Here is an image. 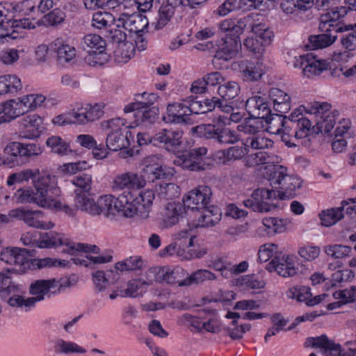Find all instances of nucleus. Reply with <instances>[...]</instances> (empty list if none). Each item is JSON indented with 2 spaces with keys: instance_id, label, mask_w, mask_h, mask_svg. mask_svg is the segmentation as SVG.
<instances>
[{
  "instance_id": "obj_58",
  "label": "nucleus",
  "mask_w": 356,
  "mask_h": 356,
  "mask_svg": "<svg viewBox=\"0 0 356 356\" xmlns=\"http://www.w3.org/2000/svg\"><path fill=\"white\" fill-rule=\"evenodd\" d=\"M157 195L163 200H172L179 195V188L173 183L161 184L156 189Z\"/></svg>"
},
{
  "instance_id": "obj_12",
  "label": "nucleus",
  "mask_w": 356,
  "mask_h": 356,
  "mask_svg": "<svg viewBox=\"0 0 356 356\" xmlns=\"http://www.w3.org/2000/svg\"><path fill=\"white\" fill-rule=\"evenodd\" d=\"M207 0H165L161 4L156 22L152 23L154 29H161L170 21L178 7L195 8L197 6L205 3Z\"/></svg>"
},
{
  "instance_id": "obj_30",
  "label": "nucleus",
  "mask_w": 356,
  "mask_h": 356,
  "mask_svg": "<svg viewBox=\"0 0 356 356\" xmlns=\"http://www.w3.org/2000/svg\"><path fill=\"white\" fill-rule=\"evenodd\" d=\"M13 200L19 204H35L38 207H47L44 199L39 196L34 188L30 187L18 189L13 195Z\"/></svg>"
},
{
  "instance_id": "obj_63",
  "label": "nucleus",
  "mask_w": 356,
  "mask_h": 356,
  "mask_svg": "<svg viewBox=\"0 0 356 356\" xmlns=\"http://www.w3.org/2000/svg\"><path fill=\"white\" fill-rule=\"evenodd\" d=\"M296 130L294 132L295 140L297 142H302L301 140L307 137L314 130L311 120L307 118H304L296 124Z\"/></svg>"
},
{
  "instance_id": "obj_1",
  "label": "nucleus",
  "mask_w": 356,
  "mask_h": 356,
  "mask_svg": "<svg viewBox=\"0 0 356 356\" xmlns=\"http://www.w3.org/2000/svg\"><path fill=\"white\" fill-rule=\"evenodd\" d=\"M145 185L143 176L134 171L116 174L110 184L113 192L122 193L116 202L118 207L125 208L124 211L129 215L137 211L138 216L143 219L149 217L155 197L152 190L140 191Z\"/></svg>"
},
{
  "instance_id": "obj_36",
  "label": "nucleus",
  "mask_w": 356,
  "mask_h": 356,
  "mask_svg": "<svg viewBox=\"0 0 356 356\" xmlns=\"http://www.w3.org/2000/svg\"><path fill=\"white\" fill-rule=\"evenodd\" d=\"M158 96L155 93L144 92L135 95V102H131L124 108L125 113H131L138 108H144L152 106L157 100Z\"/></svg>"
},
{
  "instance_id": "obj_29",
  "label": "nucleus",
  "mask_w": 356,
  "mask_h": 356,
  "mask_svg": "<svg viewBox=\"0 0 356 356\" xmlns=\"http://www.w3.org/2000/svg\"><path fill=\"white\" fill-rule=\"evenodd\" d=\"M159 275L162 280L169 284L188 286V284H184L188 280V273L179 266L163 268L159 271Z\"/></svg>"
},
{
  "instance_id": "obj_32",
  "label": "nucleus",
  "mask_w": 356,
  "mask_h": 356,
  "mask_svg": "<svg viewBox=\"0 0 356 356\" xmlns=\"http://www.w3.org/2000/svg\"><path fill=\"white\" fill-rule=\"evenodd\" d=\"M86 8L93 10L98 8H115L120 7L123 8H131L135 7L134 0H84Z\"/></svg>"
},
{
  "instance_id": "obj_37",
  "label": "nucleus",
  "mask_w": 356,
  "mask_h": 356,
  "mask_svg": "<svg viewBox=\"0 0 356 356\" xmlns=\"http://www.w3.org/2000/svg\"><path fill=\"white\" fill-rule=\"evenodd\" d=\"M46 145L51 151L59 156H63L74 153L70 147V142L59 136H51L46 141Z\"/></svg>"
},
{
  "instance_id": "obj_55",
  "label": "nucleus",
  "mask_w": 356,
  "mask_h": 356,
  "mask_svg": "<svg viewBox=\"0 0 356 356\" xmlns=\"http://www.w3.org/2000/svg\"><path fill=\"white\" fill-rule=\"evenodd\" d=\"M261 128L260 119L251 117L245 119L241 124L238 125V130L249 136L259 134Z\"/></svg>"
},
{
  "instance_id": "obj_34",
  "label": "nucleus",
  "mask_w": 356,
  "mask_h": 356,
  "mask_svg": "<svg viewBox=\"0 0 356 356\" xmlns=\"http://www.w3.org/2000/svg\"><path fill=\"white\" fill-rule=\"evenodd\" d=\"M51 48L56 53L57 60L61 64L70 62L75 58L76 55V51L74 47L65 44L60 40L54 41L51 43Z\"/></svg>"
},
{
  "instance_id": "obj_40",
  "label": "nucleus",
  "mask_w": 356,
  "mask_h": 356,
  "mask_svg": "<svg viewBox=\"0 0 356 356\" xmlns=\"http://www.w3.org/2000/svg\"><path fill=\"white\" fill-rule=\"evenodd\" d=\"M307 63L304 66L303 74L307 77L319 75L327 70V64L325 60L316 59L312 54H307Z\"/></svg>"
},
{
  "instance_id": "obj_44",
  "label": "nucleus",
  "mask_w": 356,
  "mask_h": 356,
  "mask_svg": "<svg viewBox=\"0 0 356 356\" xmlns=\"http://www.w3.org/2000/svg\"><path fill=\"white\" fill-rule=\"evenodd\" d=\"M348 13L346 7L341 6L332 9L330 12H327L322 15L320 18L319 29L321 31H327L328 27L327 22H338L341 17H344Z\"/></svg>"
},
{
  "instance_id": "obj_5",
  "label": "nucleus",
  "mask_w": 356,
  "mask_h": 356,
  "mask_svg": "<svg viewBox=\"0 0 356 356\" xmlns=\"http://www.w3.org/2000/svg\"><path fill=\"white\" fill-rule=\"evenodd\" d=\"M266 176L273 188L280 193V199L292 195L293 191L300 188L302 182L296 175H289L286 168L281 165H268Z\"/></svg>"
},
{
  "instance_id": "obj_15",
  "label": "nucleus",
  "mask_w": 356,
  "mask_h": 356,
  "mask_svg": "<svg viewBox=\"0 0 356 356\" xmlns=\"http://www.w3.org/2000/svg\"><path fill=\"white\" fill-rule=\"evenodd\" d=\"M197 103L187 102H175L167 106L166 113L163 116L165 123L184 124L188 120V117L195 111Z\"/></svg>"
},
{
  "instance_id": "obj_61",
  "label": "nucleus",
  "mask_w": 356,
  "mask_h": 356,
  "mask_svg": "<svg viewBox=\"0 0 356 356\" xmlns=\"http://www.w3.org/2000/svg\"><path fill=\"white\" fill-rule=\"evenodd\" d=\"M114 21L115 19L111 13L98 11L93 14L92 25L96 29H102L111 25Z\"/></svg>"
},
{
  "instance_id": "obj_19",
  "label": "nucleus",
  "mask_w": 356,
  "mask_h": 356,
  "mask_svg": "<svg viewBox=\"0 0 356 356\" xmlns=\"http://www.w3.org/2000/svg\"><path fill=\"white\" fill-rule=\"evenodd\" d=\"M103 104H86L74 108L69 114L73 123L86 124L99 119L104 114Z\"/></svg>"
},
{
  "instance_id": "obj_18",
  "label": "nucleus",
  "mask_w": 356,
  "mask_h": 356,
  "mask_svg": "<svg viewBox=\"0 0 356 356\" xmlns=\"http://www.w3.org/2000/svg\"><path fill=\"white\" fill-rule=\"evenodd\" d=\"M312 340L314 347L323 349L324 356H355L356 343L353 341H346V346L348 350L341 355L340 345L330 340L325 335L312 338Z\"/></svg>"
},
{
  "instance_id": "obj_59",
  "label": "nucleus",
  "mask_w": 356,
  "mask_h": 356,
  "mask_svg": "<svg viewBox=\"0 0 356 356\" xmlns=\"http://www.w3.org/2000/svg\"><path fill=\"white\" fill-rule=\"evenodd\" d=\"M265 282L253 275L242 276L237 279L236 286L243 289H260L264 287Z\"/></svg>"
},
{
  "instance_id": "obj_2",
  "label": "nucleus",
  "mask_w": 356,
  "mask_h": 356,
  "mask_svg": "<svg viewBox=\"0 0 356 356\" xmlns=\"http://www.w3.org/2000/svg\"><path fill=\"white\" fill-rule=\"evenodd\" d=\"M252 17L247 15L241 18H228L219 24L221 31L226 33L218 44L215 58L228 61L236 56L241 47L240 35L250 26Z\"/></svg>"
},
{
  "instance_id": "obj_48",
  "label": "nucleus",
  "mask_w": 356,
  "mask_h": 356,
  "mask_svg": "<svg viewBox=\"0 0 356 356\" xmlns=\"http://www.w3.org/2000/svg\"><path fill=\"white\" fill-rule=\"evenodd\" d=\"M104 49L88 50L87 55L84 57L85 63L92 67L101 66L106 63L108 61V55Z\"/></svg>"
},
{
  "instance_id": "obj_22",
  "label": "nucleus",
  "mask_w": 356,
  "mask_h": 356,
  "mask_svg": "<svg viewBox=\"0 0 356 356\" xmlns=\"http://www.w3.org/2000/svg\"><path fill=\"white\" fill-rule=\"evenodd\" d=\"M0 259L14 266L8 268V273H21L24 271V265L28 264L27 251L19 248H6L1 250Z\"/></svg>"
},
{
  "instance_id": "obj_62",
  "label": "nucleus",
  "mask_w": 356,
  "mask_h": 356,
  "mask_svg": "<svg viewBox=\"0 0 356 356\" xmlns=\"http://www.w3.org/2000/svg\"><path fill=\"white\" fill-rule=\"evenodd\" d=\"M248 28H251L252 31L263 41L264 44H269L274 37L273 32L265 24H253L252 22L251 26Z\"/></svg>"
},
{
  "instance_id": "obj_35",
  "label": "nucleus",
  "mask_w": 356,
  "mask_h": 356,
  "mask_svg": "<svg viewBox=\"0 0 356 356\" xmlns=\"http://www.w3.org/2000/svg\"><path fill=\"white\" fill-rule=\"evenodd\" d=\"M262 66L259 62L249 60H243L239 65L243 79L248 81H257L264 74Z\"/></svg>"
},
{
  "instance_id": "obj_13",
  "label": "nucleus",
  "mask_w": 356,
  "mask_h": 356,
  "mask_svg": "<svg viewBox=\"0 0 356 356\" xmlns=\"http://www.w3.org/2000/svg\"><path fill=\"white\" fill-rule=\"evenodd\" d=\"M330 104L326 102H315L309 110V113H314L317 118L316 125L313 126L316 133H329L334 128L338 111H330Z\"/></svg>"
},
{
  "instance_id": "obj_50",
  "label": "nucleus",
  "mask_w": 356,
  "mask_h": 356,
  "mask_svg": "<svg viewBox=\"0 0 356 356\" xmlns=\"http://www.w3.org/2000/svg\"><path fill=\"white\" fill-rule=\"evenodd\" d=\"M202 215L198 219L199 227H212L217 224L220 219V214L218 209H210L209 207L202 209Z\"/></svg>"
},
{
  "instance_id": "obj_25",
  "label": "nucleus",
  "mask_w": 356,
  "mask_h": 356,
  "mask_svg": "<svg viewBox=\"0 0 356 356\" xmlns=\"http://www.w3.org/2000/svg\"><path fill=\"white\" fill-rule=\"evenodd\" d=\"M185 207L179 202H171L165 204L161 213L163 227L170 228L177 225L185 214Z\"/></svg>"
},
{
  "instance_id": "obj_23",
  "label": "nucleus",
  "mask_w": 356,
  "mask_h": 356,
  "mask_svg": "<svg viewBox=\"0 0 356 356\" xmlns=\"http://www.w3.org/2000/svg\"><path fill=\"white\" fill-rule=\"evenodd\" d=\"M42 119L36 114L24 117L19 122V135L22 138L33 139L42 132Z\"/></svg>"
},
{
  "instance_id": "obj_64",
  "label": "nucleus",
  "mask_w": 356,
  "mask_h": 356,
  "mask_svg": "<svg viewBox=\"0 0 356 356\" xmlns=\"http://www.w3.org/2000/svg\"><path fill=\"white\" fill-rule=\"evenodd\" d=\"M114 271L111 270L106 273L102 270H97L92 274V280L95 286V291L97 292L104 291L109 285L108 278L110 274L113 273Z\"/></svg>"
},
{
  "instance_id": "obj_11",
  "label": "nucleus",
  "mask_w": 356,
  "mask_h": 356,
  "mask_svg": "<svg viewBox=\"0 0 356 356\" xmlns=\"http://www.w3.org/2000/svg\"><path fill=\"white\" fill-rule=\"evenodd\" d=\"M245 109L250 117L265 120L270 128L275 126L276 122H278L280 127L284 125L281 115H275V117L270 118L271 111L268 104L261 97L253 96L248 98L245 103Z\"/></svg>"
},
{
  "instance_id": "obj_51",
  "label": "nucleus",
  "mask_w": 356,
  "mask_h": 356,
  "mask_svg": "<svg viewBox=\"0 0 356 356\" xmlns=\"http://www.w3.org/2000/svg\"><path fill=\"white\" fill-rule=\"evenodd\" d=\"M135 52V46L133 42L126 41L120 42L115 49V55L119 62L127 63Z\"/></svg>"
},
{
  "instance_id": "obj_38",
  "label": "nucleus",
  "mask_w": 356,
  "mask_h": 356,
  "mask_svg": "<svg viewBox=\"0 0 356 356\" xmlns=\"http://www.w3.org/2000/svg\"><path fill=\"white\" fill-rule=\"evenodd\" d=\"M243 144L248 147V149H265L273 147L274 143L263 133H259L243 139Z\"/></svg>"
},
{
  "instance_id": "obj_4",
  "label": "nucleus",
  "mask_w": 356,
  "mask_h": 356,
  "mask_svg": "<svg viewBox=\"0 0 356 356\" xmlns=\"http://www.w3.org/2000/svg\"><path fill=\"white\" fill-rule=\"evenodd\" d=\"M46 97L40 94H31L11 99L0 105V124L10 120L42 106Z\"/></svg>"
},
{
  "instance_id": "obj_43",
  "label": "nucleus",
  "mask_w": 356,
  "mask_h": 356,
  "mask_svg": "<svg viewBox=\"0 0 356 356\" xmlns=\"http://www.w3.org/2000/svg\"><path fill=\"white\" fill-rule=\"evenodd\" d=\"M202 102L206 109L197 110L196 108L193 113L196 114L206 113L212 111L216 108H218L221 111L226 113H229V112L233 111L232 105H230L228 103H224L219 97H213L211 99H207Z\"/></svg>"
},
{
  "instance_id": "obj_8",
  "label": "nucleus",
  "mask_w": 356,
  "mask_h": 356,
  "mask_svg": "<svg viewBox=\"0 0 356 356\" xmlns=\"http://www.w3.org/2000/svg\"><path fill=\"white\" fill-rule=\"evenodd\" d=\"M192 131L200 137L221 145L234 144L239 140L235 131L220 123L200 124L193 127Z\"/></svg>"
},
{
  "instance_id": "obj_41",
  "label": "nucleus",
  "mask_w": 356,
  "mask_h": 356,
  "mask_svg": "<svg viewBox=\"0 0 356 356\" xmlns=\"http://www.w3.org/2000/svg\"><path fill=\"white\" fill-rule=\"evenodd\" d=\"M129 125L125 119L122 118H112L108 120H104L100 122V128L103 131L107 134H118L129 131L127 129Z\"/></svg>"
},
{
  "instance_id": "obj_47",
  "label": "nucleus",
  "mask_w": 356,
  "mask_h": 356,
  "mask_svg": "<svg viewBox=\"0 0 356 356\" xmlns=\"http://www.w3.org/2000/svg\"><path fill=\"white\" fill-rule=\"evenodd\" d=\"M337 38V35L332 33H323L320 35H311L309 42L312 49H323L333 44Z\"/></svg>"
},
{
  "instance_id": "obj_7",
  "label": "nucleus",
  "mask_w": 356,
  "mask_h": 356,
  "mask_svg": "<svg viewBox=\"0 0 356 356\" xmlns=\"http://www.w3.org/2000/svg\"><path fill=\"white\" fill-rule=\"evenodd\" d=\"M35 176L33 178V186L40 196L44 199L45 204L49 207L52 204V200L60 195L61 191L58 187L57 177L53 173L39 169H35Z\"/></svg>"
},
{
  "instance_id": "obj_3",
  "label": "nucleus",
  "mask_w": 356,
  "mask_h": 356,
  "mask_svg": "<svg viewBox=\"0 0 356 356\" xmlns=\"http://www.w3.org/2000/svg\"><path fill=\"white\" fill-rule=\"evenodd\" d=\"M0 297L11 308L26 312L33 309L24 285L9 281V277L3 273H0Z\"/></svg>"
},
{
  "instance_id": "obj_49",
  "label": "nucleus",
  "mask_w": 356,
  "mask_h": 356,
  "mask_svg": "<svg viewBox=\"0 0 356 356\" xmlns=\"http://www.w3.org/2000/svg\"><path fill=\"white\" fill-rule=\"evenodd\" d=\"M144 261L141 257L132 256L122 261L117 262L115 265L116 271H133L142 268Z\"/></svg>"
},
{
  "instance_id": "obj_45",
  "label": "nucleus",
  "mask_w": 356,
  "mask_h": 356,
  "mask_svg": "<svg viewBox=\"0 0 356 356\" xmlns=\"http://www.w3.org/2000/svg\"><path fill=\"white\" fill-rule=\"evenodd\" d=\"M152 284V282L143 280L142 279H136L130 280L127 284V288L124 290L122 296L125 297L135 298L143 293L147 286Z\"/></svg>"
},
{
  "instance_id": "obj_28",
  "label": "nucleus",
  "mask_w": 356,
  "mask_h": 356,
  "mask_svg": "<svg viewBox=\"0 0 356 356\" xmlns=\"http://www.w3.org/2000/svg\"><path fill=\"white\" fill-rule=\"evenodd\" d=\"M134 138V136L130 131L118 134H107L106 145L109 150L118 151L129 147Z\"/></svg>"
},
{
  "instance_id": "obj_24",
  "label": "nucleus",
  "mask_w": 356,
  "mask_h": 356,
  "mask_svg": "<svg viewBox=\"0 0 356 356\" xmlns=\"http://www.w3.org/2000/svg\"><path fill=\"white\" fill-rule=\"evenodd\" d=\"M266 269L270 272L275 271L282 277L293 276L298 272L295 263L289 256L284 255H276L266 265Z\"/></svg>"
},
{
  "instance_id": "obj_20",
  "label": "nucleus",
  "mask_w": 356,
  "mask_h": 356,
  "mask_svg": "<svg viewBox=\"0 0 356 356\" xmlns=\"http://www.w3.org/2000/svg\"><path fill=\"white\" fill-rule=\"evenodd\" d=\"M147 18L139 13L129 14L122 13L116 21V27L123 28L129 33L138 34L143 33L148 26Z\"/></svg>"
},
{
  "instance_id": "obj_26",
  "label": "nucleus",
  "mask_w": 356,
  "mask_h": 356,
  "mask_svg": "<svg viewBox=\"0 0 356 356\" xmlns=\"http://www.w3.org/2000/svg\"><path fill=\"white\" fill-rule=\"evenodd\" d=\"M183 132L178 129H162L154 136V145H163L166 149H175L181 144Z\"/></svg>"
},
{
  "instance_id": "obj_52",
  "label": "nucleus",
  "mask_w": 356,
  "mask_h": 356,
  "mask_svg": "<svg viewBox=\"0 0 356 356\" xmlns=\"http://www.w3.org/2000/svg\"><path fill=\"white\" fill-rule=\"evenodd\" d=\"M216 275L212 272L206 269L197 270L191 275H188V280L184 284H200L206 281H212L216 280Z\"/></svg>"
},
{
  "instance_id": "obj_42",
  "label": "nucleus",
  "mask_w": 356,
  "mask_h": 356,
  "mask_svg": "<svg viewBox=\"0 0 356 356\" xmlns=\"http://www.w3.org/2000/svg\"><path fill=\"white\" fill-rule=\"evenodd\" d=\"M54 350L58 354H84L86 350L75 342L58 339L54 344Z\"/></svg>"
},
{
  "instance_id": "obj_57",
  "label": "nucleus",
  "mask_w": 356,
  "mask_h": 356,
  "mask_svg": "<svg viewBox=\"0 0 356 356\" xmlns=\"http://www.w3.org/2000/svg\"><path fill=\"white\" fill-rule=\"evenodd\" d=\"M195 238L192 232L187 229L181 230L173 235V241L181 250L193 246Z\"/></svg>"
},
{
  "instance_id": "obj_6",
  "label": "nucleus",
  "mask_w": 356,
  "mask_h": 356,
  "mask_svg": "<svg viewBox=\"0 0 356 356\" xmlns=\"http://www.w3.org/2000/svg\"><path fill=\"white\" fill-rule=\"evenodd\" d=\"M70 285V280L66 278L37 280L32 282L29 286V293L32 296L29 297V300L33 308L37 302L44 300L45 296L49 298L51 295H57Z\"/></svg>"
},
{
  "instance_id": "obj_56",
  "label": "nucleus",
  "mask_w": 356,
  "mask_h": 356,
  "mask_svg": "<svg viewBox=\"0 0 356 356\" xmlns=\"http://www.w3.org/2000/svg\"><path fill=\"white\" fill-rule=\"evenodd\" d=\"M319 216L321 224L323 226L329 227L341 220L343 217V213L341 212V208L337 207L323 211Z\"/></svg>"
},
{
  "instance_id": "obj_16",
  "label": "nucleus",
  "mask_w": 356,
  "mask_h": 356,
  "mask_svg": "<svg viewBox=\"0 0 356 356\" xmlns=\"http://www.w3.org/2000/svg\"><path fill=\"white\" fill-rule=\"evenodd\" d=\"M212 192L207 186H198L183 197L185 208L200 211L205 209L210 203Z\"/></svg>"
},
{
  "instance_id": "obj_60",
  "label": "nucleus",
  "mask_w": 356,
  "mask_h": 356,
  "mask_svg": "<svg viewBox=\"0 0 356 356\" xmlns=\"http://www.w3.org/2000/svg\"><path fill=\"white\" fill-rule=\"evenodd\" d=\"M286 296L289 298L296 299L299 302H305L308 306L312 293L310 289L307 286H293L287 291Z\"/></svg>"
},
{
  "instance_id": "obj_9",
  "label": "nucleus",
  "mask_w": 356,
  "mask_h": 356,
  "mask_svg": "<svg viewBox=\"0 0 356 356\" xmlns=\"http://www.w3.org/2000/svg\"><path fill=\"white\" fill-rule=\"evenodd\" d=\"M65 245L67 248V251L70 254H74V251L83 252L86 253H97L99 248L96 245H91L86 243H74L68 238H65L62 234L54 232L45 233L39 242V248H51Z\"/></svg>"
},
{
  "instance_id": "obj_17",
  "label": "nucleus",
  "mask_w": 356,
  "mask_h": 356,
  "mask_svg": "<svg viewBox=\"0 0 356 356\" xmlns=\"http://www.w3.org/2000/svg\"><path fill=\"white\" fill-rule=\"evenodd\" d=\"M207 149L204 147L195 148L179 155L174 160L175 165L192 171L204 170L203 157Z\"/></svg>"
},
{
  "instance_id": "obj_53",
  "label": "nucleus",
  "mask_w": 356,
  "mask_h": 356,
  "mask_svg": "<svg viewBox=\"0 0 356 356\" xmlns=\"http://www.w3.org/2000/svg\"><path fill=\"white\" fill-rule=\"evenodd\" d=\"M12 3V13L15 19H23L33 10L35 6L32 0H23L19 2H10Z\"/></svg>"
},
{
  "instance_id": "obj_54",
  "label": "nucleus",
  "mask_w": 356,
  "mask_h": 356,
  "mask_svg": "<svg viewBox=\"0 0 356 356\" xmlns=\"http://www.w3.org/2000/svg\"><path fill=\"white\" fill-rule=\"evenodd\" d=\"M81 45L85 50H99L105 49V42L99 35L88 34L83 37Z\"/></svg>"
},
{
  "instance_id": "obj_46",
  "label": "nucleus",
  "mask_w": 356,
  "mask_h": 356,
  "mask_svg": "<svg viewBox=\"0 0 356 356\" xmlns=\"http://www.w3.org/2000/svg\"><path fill=\"white\" fill-rule=\"evenodd\" d=\"M134 115L138 124H152L157 119L158 109L154 106L148 108H138L133 111Z\"/></svg>"
},
{
  "instance_id": "obj_10",
  "label": "nucleus",
  "mask_w": 356,
  "mask_h": 356,
  "mask_svg": "<svg viewBox=\"0 0 356 356\" xmlns=\"http://www.w3.org/2000/svg\"><path fill=\"white\" fill-rule=\"evenodd\" d=\"M280 193L273 189L258 188L252 194V198L243 201L247 208L254 211L268 212L277 207L276 201L280 199Z\"/></svg>"
},
{
  "instance_id": "obj_31",
  "label": "nucleus",
  "mask_w": 356,
  "mask_h": 356,
  "mask_svg": "<svg viewBox=\"0 0 356 356\" xmlns=\"http://www.w3.org/2000/svg\"><path fill=\"white\" fill-rule=\"evenodd\" d=\"M269 97L273 102V108L275 111L283 113H287L291 109V97L284 91L279 88H271L269 91Z\"/></svg>"
},
{
  "instance_id": "obj_39",
  "label": "nucleus",
  "mask_w": 356,
  "mask_h": 356,
  "mask_svg": "<svg viewBox=\"0 0 356 356\" xmlns=\"http://www.w3.org/2000/svg\"><path fill=\"white\" fill-rule=\"evenodd\" d=\"M240 92L239 85L233 81H227L218 88V94L221 101L224 103H228L232 105V100L238 96Z\"/></svg>"
},
{
  "instance_id": "obj_27",
  "label": "nucleus",
  "mask_w": 356,
  "mask_h": 356,
  "mask_svg": "<svg viewBox=\"0 0 356 356\" xmlns=\"http://www.w3.org/2000/svg\"><path fill=\"white\" fill-rule=\"evenodd\" d=\"M118 200V197H115L112 195L101 196L97 202V206L99 210L98 215L104 213L106 216H108L110 214H114V212L116 211L127 218L138 216L137 211H134L131 215H129L124 211V209L123 207H119V205L116 203Z\"/></svg>"
},
{
  "instance_id": "obj_14",
  "label": "nucleus",
  "mask_w": 356,
  "mask_h": 356,
  "mask_svg": "<svg viewBox=\"0 0 356 356\" xmlns=\"http://www.w3.org/2000/svg\"><path fill=\"white\" fill-rule=\"evenodd\" d=\"M13 8L10 2L0 3L1 29L8 30L7 27L9 26L12 29L11 31H17L15 35H22L19 32L21 29H31L35 27L27 18L15 19V15L12 13Z\"/></svg>"
},
{
  "instance_id": "obj_33",
  "label": "nucleus",
  "mask_w": 356,
  "mask_h": 356,
  "mask_svg": "<svg viewBox=\"0 0 356 356\" xmlns=\"http://www.w3.org/2000/svg\"><path fill=\"white\" fill-rule=\"evenodd\" d=\"M75 193L74 206L77 209L91 216L98 215L97 202L90 197L89 193H78V191H75Z\"/></svg>"
},
{
  "instance_id": "obj_21",
  "label": "nucleus",
  "mask_w": 356,
  "mask_h": 356,
  "mask_svg": "<svg viewBox=\"0 0 356 356\" xmlns=\"http://www.w3.org/2000/svg\"><path fill=\"white\" fill-rule=\"evenodd\" d=\"M9 216L23 220L27 225L38 229H48L54 226L51 222L47 223L40 220L43 216L41 211L17 208L10 211Z\"/></svg>"
}]
</instances>
